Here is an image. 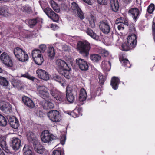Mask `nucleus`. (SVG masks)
I'll return each mask as SVG.
<instances>
[{
    "instance_id": "30",
    "label": "nucleus",
    "mask_w": 155,
    "mask_h": 155,
    "mask_svg": "<svg viewBox=\"0 0 155 155\" xmlns=\"http://www.w3.org/2000/svg\"><path fill=\"white\" fill-rule=\"evenodd\" d=\"M49 3L50 5L54 10L57 13L60 11L58 4L53 0H50Z\"/></svg>"
},
{
    "instance_id": "61",
    "label": "nucleus",
    "mask_w": 155,
    "mask_h": 155,
    "mask_svg": "<svg viewBox=\"0 0 155 155\" xmlns=\"http://www.w3.org/2000/svg\"><path fill=\"white\" fill-rule=\"evenodd\" d=\"M0 155H5L4 153L0 148Z\"/></svg>"
},
{
    "instance_id": "40",
    "label": "nucleus",
    "mask_w": 155,
    "mask_h": 155,
    "mask_svg": "<svg viewBox=\"0 0 155 155\" xmlns=\"http://www.w3.org/2000/svg\"><path fill=\"white\" fill-rule=\"evenodd\" d=\"M7 123V120L5 118L1 115L0 116V126H5L6 125Z\"/></svg>"
},
{
    "instance_id": "45",
    "label": "nucleus",
    "mask_w": 155,
    "mask_h": 155,
    "mask_svg": "<svg viewBox=\"0 0 155 155\" xmlns=\"http://www.w3.org/2000/svg\"><path fill=\"white\" fill-rule=\"evenodd\" d=\"M22 76L28 78L31 80L32 81H35L37 80V78L31 76L28 73H26L22 75Z\"/></svg>"
},
{
    "instance_id": "25",
    "label": "nucleus",
    "mask_w": 155,
    "mask_h": 155,
    "mask_svg": "<svg viewBox=\"0 0 155 155\" xmlns=\"http://www.w3.org/2000/svg\"><path fill=\"white\" fill-rule=\"evenodd\" d=\"M87 97V94L86 91L83 88L81 89L79 92V101L81 102L84 101L86 99Z\"/></svg>"
},
{
    "instance_id": "51",
    "label": "nucleus",
    "mask_w": 155,
    "mask_h": 155,
    "mask_svg": "<svg viewBox=\"0 0 155 155\" xmlns=\"http://www.w3.org/2000/svg\"><path fill=\"white\" fill-rule=\"evenodd\" d=\"M101 54L103 56L107 57L109 53L107 51L103 49L101 51Z\"/></svg>"
},
{
    "instance_id": "39",
    "label": "nucleus",
    "mask_w": 155,
    "mask_h": 155,
    "mask_svg": "<svg viewBox=\"0 0 155 155\" xmlns=\"http://www.w3.org/2000/svg\"><path fill=\"white\" fill-rule=\"evenodd\" d=\"M32 55L34 59L41 55V51L38 49H35L32 51Z\"/></svg>"
},
{
    "instance_id": "57",
    "label": "nucleus",
    "mask_w": 155,
    "mask_h": 155,
    "mask_svg": "<svg viewBox=\"0 0 155 155\" xmlns=\"http://www.w3.org/2000/svg\"><path fill=\"white\" fill-rule=\"evenodd\" d=\"M63 50L64 51H67L69 50V47L66 45H63L62 46Z\"/></svg>"
},
{
    "instance_id": "35",
    "label": "nucleus",
    "mask_w": 155,
    "mask_h": 155,
    "mask_svg": "<svg viewBox=\"0 0 155 155\" xmlns=\"http://www.w3.org/2000/svg\"><path fill=\"white\" fill-rule=\"evenodd\" d=\"M34 60L35 63L38 65H41L44 61V59L41 55L34 58Z\"/></svg>"
},
{
    "instance_id": "64",
    "label": "nucleus",
    "mask_w": 155,
    "mask_h": 155,
    "mask_svg": "<svg viewBox=\"0 0 155 155\" xmlns=\"http://www.w3.org/2000/svg\"><path fill=\"white\" fill-rule=\"evenodd\" d=\"M122 18H122V17H120V21H122Z\"/></svg>"
},
{
    "instance_id": "42",
    "label": "nucleus",
    "mask_w": 155,
    "mask_h": 155,
    "mask_svg": "<svg viewBox=\"0 0 155 155\" xmlns=\"http://www.w3.org/2000/svg\"><path fill=\"white\" fill-rule=\"evenodd\" d=\"M11 82L14 87H17L19 86L21 84V82L20 81L14 78L12 79Z\"/></svg>"
},
{
    "instance_id": "41",
    "label": "nucleus",
    "mask_w": 155,
    "mask_h": 155,
    "mask_svg": "<svg viewBox=\"0 0 155 155\" xmlns=\"http://www.w3.org/2000/svg\"><path fill=\"white\" fill-rule=\"evenodd\" d=\"M8 84L9 82L6 79L2 77L0 79V84L2 86H8Z\"/></svg>"
},
{
    "instance_id": "19",
    "label": "nucleus",
    "mask_w": 155,
    "mask_h": 155,
    "mask_svg": "<svg viewBox=\"0 0 155 155\" xmlns=\"http://www.w3.org/2000/svg\"><path fill=\"white\" fill-rule=\"evenodd\" d=\"M22 101L25 105L30 108H33L35 104L33 101L30 98L25 96L22 98Z\"/></svg>"
},
{
    "instance_id": "15",
    "label": "nucleus",
    "mask_w": 155,
    "mask_h": 155,
    "mask_svg": "<svg viewBox=\"0 0 155 155\" xmlns=\"http://www.w3.org/2000/svg\"><path fill=\"white\" fill-rule=\"evenodd\" d=\"M136 35L135 34H130L128 36L127 42L131 48H134L136 46L137 41Z\"/></svg>"
},
{
    "instance_id": "22",
    "label": "nucleus",
    "mask_w": 155,
    "mask_h": 155,
    "mask_svg": "<svg viewBox=\"0 0 155 155\" xmlns=\"http://www.w3.org/2000/svg\"><path fill=\"white\" fill-rule=\"evenodd\" d=\"M9 124L11 127L14 129H16L19 126V121L18 119L15 117L9 118Z\"/></svg>"
},
{
    "instance_id": "8",
    "label": "nucleus",
    "mask_w": 155,
    "mask_h": 155,
    "mask_svg": "<svg viewBox=\"0 0 155 155\" xmlns=\"http://www.w3.org/2000/svg\"><path fill=\"white\" fill-rule=\"evenodd\" d=\"M50 94L56 99L60 101L64 100V95L60 92L54 87L51 88L50 90Z\"/></svg>"
},
{
    "instance_id": "53",
    "label": "nucleus",
    "mask_w": 155,
    "mask_h": 155,
    "mask_svg": "<svg viewBox=\"0 0 155 155\" xmlns=\"http://www.w3.org/2000/svg\"><path fill=\"white\" fill-rule=\"evenodd\" d=\"M39 48L41 52H44L46 49V46L45 45H41L40 46Z\"/></svg>"
},
{
    "instance_id": "60",
    "label": "nucleus",
    "mask_w": 155,
    "mask_h": 155,
    "mask_svg": "<svg viewBox=\"0 0 155 155\" xmlns=\"http://www.w3.org/2000/svg\"><path fill=\"white\" fill-rule=\"evenodd\" d=\"M123 1L125 3H130L131 2L132 0H123Z\"/></svg>"
},
{
    "instance_id": "48",
    "label": "nucleus",
    "mask_w": 155,
    "mask_h": 155,
    "mask_svg": "<svg viewBox=\"0 0 155 155\" xmlns=\"http://www.w3.org/2000/svg\"><path fill=\"white\" fill-rule=\"evenodd\" d=\"M154 5L153 4H150L147 8V11L149 13H151L154 11Z\"/></svg>"
},
{
    "instance_id": "36",
    "label": "nucleus",
    "mask_w": 155,
    "mask_h": 155,
    "mask_svg": "<svg viewBox=\"0 0 155 155\" xmlns=\"http://www.w3.org/2000/svg\"><path fill=\"white\" fill-rule=\"evenodd\" d=\"M45 109L53 108L54 107V104L51 102L46 101L43 106Z\"/></svg>"
},
{
    "instance_id": "6",
    "label": "nucleus",
    "mask_w": 155,
    "mask_h": 155,
    "mask_svg": "<svg viewBox=\"0 0 155 155\" xmlns=\"http://www.w3.org/2000/svg\"><path fill=\"white\" fill-rule=\"evenodd\" d=\"M0 59L2 62L7 67H11L13 66V62L11 57L5 52L1 55Z\"/></svg>"
},
{
    "instance_id": "33",
    "label": "nucleus",
    "mask_w": 155,
    "mask_h": 155,
    "mask_svg": "<svg viewBox=\"0 0 155 155\" xmlns=\"http://www.w3.org/2000/svg\"><path fill=\"white\" fill-rule=\"evenodd\" d=\"M23 150L24 155H33L32 151L28 148V146L25 145Z\"/></svg>"
},
{
    "instance_id": "14",
    "label": "nucleus",
    "mask_w": 155,
    "mask_h": 155,
    "mask_svg": "<svg viewBox=\"0 0 155 155\" xmlns=\"http://www.w3.org/2000/svg\"><path fill=\"white\" fill-rule=\"evenodd\" d=\"M66 97L67 100L69 102L73 103L75 100V97L72 93V89L69 86H67L66 89Z\"/></svg>"
},
{
    "instance_id": "27",
    "label": "nucleus",
    "mask_w": 155,
    "mask_h": 155,
    "mask_svg": "<svg viewBox=\"0 0 155 155\" xmlns=\"http://www.w3.org/2000/svg\"><path fill=\"white\" fill-rule=\"evenodd\" d=\"M47 54L50 59H53L54 57L55 52L54 48L51 46H50L48 48L47 51Z\"/></svg>"
},
{
    "instance_id": "13",
    "label": "nucleus",
    "mask_w": 155,
    "mask_h": 155,
    "mask_svg": "<svg viewBox=\"0 0 155 155\" xmlns=\"http://www.w3.org/2000/svg\"><path fill=\"white\" fill-rule=\"evenodd\" d=\"M99 28L104 33L107 34L110 31V27L109 23L106 21H101L100 22Z\"/></svg>"
},
{
    "instance_id": "17",
    "label": "nucleus",
    "mask_w": 155,
    "mask_h": 155,
    "mask_svg": "<svg viewBox=\"0 0 155 155\" xmlns=\"http://www.w3.org/2000/svg\"><path fill=\"white\" fill-rule=\"evenodd\" d=\"M11 107L10 104L8 102H6L2 101H0V109L3 111H10Z\"/></svg>"
},
{
    "instance_id": "18",
    "label": "nucleus",
    "mask_w": 155,
    "mask_h": 155,
    "mask_svg": "<svg viewBox=\"0 0 155 155\" xmlns=\"http://www.w3.org/2000/svg\"><path fill=\"white\" fill-rule=\"evenodd\" d=\"M12 148L15 150H18L21 146V140L16 137H14L12 138Z\"/></svg>"
},
{
    "instance_id": "26",
    "label": "nucleus",
    "mask_w": 155,
    "mask_h": 155,
    "mask_svg": "<svg viewBox=\"0 0 155 155\" xmlns=\"http://www.w3.org/2000/svg\"><path fill=\"white\" fill-rule=\"evenodd\" d=\"M111 66L110 61H104L102 62L101 67L104 70L108 71L110 69Z\"/></svg>"
},
{
    "instance_id": "44",
    "label": "nucleus",
    "mask_w": 155,
    "mask_h": 155,
    "mask_svg": "<svg viewBox=\"0 0 155 155\" xmlns=\"http://www.w3.org/2000/svg\"><path fill=\"white\" fill-rule=\"evenodd\" d=\"M53 79L61 84H62L64 82L63 79L58 75H54L53 77Z\"/></svg>"
},
{
    "instance_id": "10",
    "label": "nucleus",
    "mask_w": 155,
    "mask_h": 155,
    "mask_svg": "<svg viewBox=\"0 0 155 155\" xmlns=\"http://www.w3.org/2000/svg\"><path fill=\"white\" fill-rule=\"evenodd\" d=\"M71 7L75 12H77L78 17L81 19L84 18V14L78 4L75 2H73L71 4Z\"/></svg>"
},
{
    "instance_id": "63",
    "label": "nucleus",
    "mask_w": 155,
    "mask_h": 155,
    "mask_svg": "<svg viewBox=\"0 0 155 155\" xmlns=\"http://www.w3.org/2000/svg\"><path fill=\"white\" fill-rule=\"evenodd\" d=\"M69 115H73V114H74V112H69L68 113Z\"/></svg>"
},
{
    "instance_id": "50",
    "label": "nucleus",
    "mask_w": 155,
    "mask_h": 155,
    "mask_svg": "<svg viewBox=\"0 0 155 155\" xmlns=\"http://www.w3.org/2000/svg\"><path fill=\"white\" fill-rule=\"evenodd\" d=\"M66 140V137L64 135L61 136L60 139V141L62 145H63L65 144V142Z\"/></svg>"
},
{
    "instance_id": "3",
    "label": "nucleus",
    "mask_w": 155,
    "mask_h": 155,
    "mask_svg": "<svg viewBox=\"0 0 155 155\" xmlns=\"http://www.w3.org/2000/svg\"><path fill=\"white\" fill-rule=\"evenodd\" d=\"M14 53L15 57L20 61L25 62L28 59L27 54L24 50L19 47H17L14 48Z\"/></svg>"
},
{
    "instance_id": "21",
    "label": "nucleus",
    "mask_w": 155,
    "mask_h": 155,
    "mask_svg": "<svg viewBox=\"0 0 155 155\" xmlns=\"http://www.w3.org/2000/svg\"><path fill=\"white\" fill-rule=\"evenodd\" d=\"M119 82L120 80L119 78L117 77L114 76L111 80L110 84L114 90H117L118 88Z\"/></svg>"
},
{
    "instance_id": "9",
    "label": "nucleus",
    "mask_w": 155,
    "mask_h": 155,
    "mask_svg": "<svg viewBox=\"0 0 155 155\" xmlns=\"http://www.w3.org/2000/svg\"><path fill=\"white\" fill-rule=\"evenodd\" d=\"M47 116L49 119L54 122H59L60 120L59 112L56 110L49 111L47 113Z\"/></svg>"
},
{
    "instance_id": "11",
    "label": "nucleus",
    "mask_w": 155,
    "mask_h": 155,
    "mask_svg": "<svg viewBox=\"0 0 155 155\" xmlns=\"http://www.w3.org/2000/svg\"><path fill=\"white\" fill-rule=\"evenodd\" d=\"M77 64L79 68L83 71L87 70L88 69V65L87 61L81 58H78L76 60Z\"/></svg>"
},
{
    "instance_id": "52",
    "label": "nucleus",
    "mask_w": 155,
    "mask_h": 155,
    "mask_svg": "<svg viewBox=\"0 0 155 155\" xmlns=\"http://www.w3.org/2000/svg\"><path fill=\"white\" fill-rule=\"evenodd\" d=\"M52 155H63L61 151L59 150H54L53 152Z\"/></svg>"
},
{
    "instance_id": "55",
    "label": "nucleus",
    "mask_w": 155,
    "mask_h": 155,
    "mask_svg": "<svg viewBox=\"0 0 155 155\" xmlns=\"http://www.w3.org/2000/svg\"><path fill=\"white\" fill-rule=\"evenodd\" d=\"M53 45L58 49H59L62 46L61 44L59 43H56L54 44Z\"/></svg>"
},
{
    "instance_id": "46",
    "label": "nucleus",
    "mask_w": 155,
    "mask_h": 155,
    "mask_svg": "<svg viewBox=\"0 0 155 155\" xmlns=\"http://www.w3.org/2000/svg\"><path fill=\"white\" fill-rule=\"evenodd\" d=\"M37 22L36 19H33L29 20L28 22L29 26L31 28L35 25Z\"/></svg>"
},
{
    "instance_id": "37",
    "label": "nucleus",
    "mask_w": 155,
    "mask_h": 155,
    "mask_svg": "<svg viewBox=\"0 0 155 155\" xmlns=\"http://www.w3.org/2000/svg\"><path fill=\"white\" fill-rule=\"evenodd\" d=\"M130 45H129L127 42L121 45V50L123 51H127L133 48H131Z\"/></svg>"
},
{
    "instance_id": "32",
    "label": "nucleus",
    "mask_w": 155,
    "mask_h": 155,
    "mask_svg": "<svg viewBox=\"0 0 155 155\" xmlns=\"http://www.w3.org/2000/svg\"><path fill=\"white\" fill-rule=\"evenodd\" d=\"M90 58L93 61L96 62H98L101 59V57L97 54H94L91 55Z\"/></svg>"
},
{
    "instance_id": "59",
    "label": "nucleus",
    "mask_w": 155,
    "mask_h": 155,
    "mask_svg": "<svg viewBox=\"0 0 155 155\" xmlns=\"http://www.w3.org/2000/svg\"><path fill=\"white\" fill-rule=\"evenodd\" d=\"M84 2L89 5H91V0H82Z\"/></svg>"
},
{
    "instance_id": "12",
    "label": "nucleus",
    "mask_w": 155,
    "mask_h": 155,
    "mask_svg": "<svg viewBox=\"0 0 155 155\" xmlns=\"http://www.w3.org/2000/svg\"><path fill=\"white\" fill-rule=\"evenodd\" d=\"M36 73L40 79L46 81L49 78V75L48 73L44 70L39 69L36 71Z\"/></svg>"
},
{
    "instance_id": "56",
    "label": "nucleus",
    "mask_w": 155,
    "mask_h": 155,
    "mask_svg": "<svg viewBox=\"0 0 155 155\" xmlns=\"http://www.w3.org/2000/svg\"><path fill=\"white\" fill-rule=\"evenodd\" d=\"M120 23H122L125 25H128L129 23L128 22V20L127 19H125L123 21H119Z\"/></svg>"
},
{
    "instance_id": "47",
    "label": "nucleus",
    "mask_w": 155,
    "mask_h": 155,
    "mask_svg": "<svg viewBox=\"0 0 155 155\" xmlns=\"http://www.w3.org/2000/svg\"><path fill=\"white\" fill-rule=\"evenodd\" d=\"M130 32L132 33L131 34H135L136 35V32L134 27V24L133 23L130 24Z\"/></svg>"
},
{
    "instance_id": "1",
    "label": "nucleus",
    "mask_w": 155,
    "mask_h": 155,
    "mask_svg": "<svg viewBox=\"0 0 155 155\" xmlns=\"http://www.w3.org/2000/svg\"><path fill=\"white\" fill-rule=\"evenodd\" d=\"M55 67L59 74L67 79L70 78V71L71 69L64 61L60 59L56 60L55 61Z\"/></svg>"
},
{
    "instance_id": "54",
    "label": "nucleus",
    "mask_w": 155,
    "mask_h": 155,
    "mask_svg": "<svg viewBox=\"0 0 155 155\" xmlns=\"http://www.w3.org/2000/svg\"><path fill=\"white\" fill-rule=\"evenodd\" d=\"M97 2L100 5H103L107 3V0H97Z\"/></svg>"
},
{
    "instance_id": "62",
    "label": "nucleus",
    "mask_w": 155,
    "mask_h": 155,
    "mask_svg": "<svg viewBox=\"0 0 155 155\" xmlns=\"http://www.w3.org/2000/svg\"><path fill=\"white\" fill-rule=\"evenodd\" d=\"M27 8H28V11L26 8H25V10L26 11L30 12V11H31V8L30 7H28Z\"/></svg>"
},
{
    "instance_id": "58",
    "label": "nucleus",
    "mask_w": 155,
    "mask_h": 155,
    "mask_svg": "<svg viewBox=\"0 0 155 155\" xmlns=\"http://www.w3.org/2000/svg\"><path fill=\"white\" fill-rule=\"evenodd\" d=\"M117 28L118 30H124V28L123 24H120L118 25Z\"/></svg>"
},
{
    "instance_id": "2",
    "label": "nucleus",
    "mask_w": 155,
    "mask_h": 155,
    "mask_svg": "<svg viewBox=\"0 0 155 155\" xmlns=\"http://www.w3.org/2000/svg\"><path fill=\"white\" fill-rule=\"evenodd\" d=\"M77 48L80 53L83 56L87 57L91 48L90 44L86 41H79L78 43Z\"/></svg>"
},
{
    "instance_id": "5",
    "label": "nucleus",
    "mask_w": 155,
    "mask_h": 155,
    "mask_svg": "<svg viewBox=\"0 0 155 155\" xmlns=\"http://www.w3.org/2000/svg\"><path fill=\"white\" fill-rule=\"evenodd\" d=\"M40 5L41 6L44 12L46 15L50 19L53 20V21L56 22H58L59 20V17L58 15L55 13L51 8L49 7L43 9L41 1H39Z\"/></svg>"
},
{
    "instance_id": "4",
    "label": "nucleus",
    "mask_w": 155,
    "mask_h": 155,
    "mask_svg": "<svg viewBox=\"0 0 155 155\" xmlns=\"http://www.w3.org/2000/svg\"><path fill=\"white\" fill-rule=\"evenodd\" d=\"M41 140L44 143H50L53 140L57 138L53 134L50 133L48 130L43 131L41 135Z\"/></svg>"
},
{
    "instance_id": "38",
    "label": "nucleus",
    "mask_w": 155,
    "mask_h": 155,
    "mask_svg": "<svg viewBox=\"0 0 155 155\" xmlns=\"http://www.w3.org/2000/svg\"><path fill=\"white\" fill-rule=\"evenodd\" d=\"M88 20L91 27L93 28L95 26V18L93 15H90L88 18Z\"/></svg>"
},
{
    "instance_id": "43",
    "label": "nucleus",
    "mask_w": 155,
    "mask_h": 155,
    "mask_svg": "<svg viewBox=\"0 0 155 155\" xmlns=\"http://www.w3.org/2000/svg\"><path fill=\"white\" fill-rule=\"evenodd\" d=\"M90 95L92 98L95 97L96 95V90L94 89V86H91L90 90Z\"/></svg>"
},
{
    "instance_id": "24",
    "label": "nucleus",
    "mask_w": 155,
    "mask_h": 155,
    "mask_svg": "<svg viewBox=\"0 0 155 155\" xmlns=\"http://www.w3.org/2000/svg\"><path fill=\"white\" fill-rule=\"evenodd\" d=\"M27 138L28 141L34 143L37 141V138L35 134L31 132H29L27 134Z\"/></svg>"
},
{
    "instance_id": "7",
    "label": "nucleus",
    "mask_w": 155,
    "mask_h": 155,
    "mask_svg": "<svg viewBox=\"0 0 155 155\" xmlns=\"http://www.w3.org/2000/svg\"><path fill=\"white\" fill-rule=\"evenodd\" d=\"M37 93L38 95L41 97L46 99L49 98V94L48 91V88L44 86H38L37 87Z\"/></svg>"
},
{
    "instance_id": "34",
    "label": "nucleus",
    "mask_w": 155,
    "mask_h": 155,
    "mask_svg": "<svg viewBox=\"0 0 155 155\" xmlns=\"http://www.w3.org/2000/svg\"><path fill=\"white\" fill-rule=\"evenodd\" d=\"M120 61L121 63L124 66L127 67L129 68H130V64L129 62L127 59L124 58H122L120 59Z\"/></svg>"
},
{
    "instance_id": "28",
    "label": "nucleus",
    "mask_w": 155,
    "mask_h": 155,
    "mask_svg": "<svg viewBox=\"0 0 155 155\" xmlns=\"http://www.w3.org/2000/svg\"><path fill=\"white\" fill-rule=\"evenodd\" d=\"M86 32L87 34L93 39L96 40H99V36L93 32V31L91 29L89 28L87 29Z\"/></svg>"
},
{
    "instance_id": "29",
    "label": "nucleus",
    "mask_w": 155,
    "mask_h": 155,
    "mask_svg": "<svg viewBox=\"0 0 155 155\" xmlns=\"http://www.w3.org/2000/svg\"><path fill=\"white\" fill-rule=\"evenodd\" d=\"M10 15L7 8L5 6H2L0 10V15L7 17Z\"/></svg>"
},
{
    "instance_id": "16",
    "label": "nucleus",
    "mask_w": 155,
    "mask_h": 155,
    "mask_svg": "<svg viewBox=\"0 0 155 155\" xmlns=\"http://www.w3.org/2000/svg\"><path fill=\"white\" fill-rule=\"evenodd\" d=\"M129 13L132 16L135 22L137 19L139 13V9L137 8H133L129 9Z\"/></svg>"
},
{
    "instance_id": "49",
    "label": "nucleus",
    "mask_w": 155,
    "mask_h": 155,
    "mask_svg": "<svg viewBox=\"0 0 155 155\" xmlns=\"http://www.w3.org/2000/svg\"><path fill=\"white\" fill-rule=\"evenodd\" d=\"M99 79L100 84L101 85H103L106 80L105 77L100 74L99 75Z\"/></svg>"
},
{
    "instance_id": "31",
    "label": "nucleus",
    "mask_w": 155,
    "mask_h": 155,
    "mask_svg": "<svg viewBox=\"0 0 155 155\" xmlns=\"http://www.w3.org/2000/svg\"><path fill=\"white\" fill-rule=\"evenodd\" d=\"M0 145L3 150H6L7 146L5 137H0Z\"/></svg>"
},
{
    "instance_id": "23",
    "label": "nucleus",
    "mask_w": 155,
    "mask_h": 155,
    "mask_svg": "<svg viewBox=\"0 0 155 155\" xmlns=\"http://www.w3.org/2000/svg\"><path fill=\"white\" fill-rule=\"evenodd\" d=\"M119 5L118 0H111L110 8L114 12H117L119 9Z\"/></svg>"
},
{
    "instance_id": "20",
    "label": "nucleus",
    "mask_w": 155,
    "mask_h": 155,
    "mask_svg": "<svg viewBox=\"0 0 155 155\" xmlns=\"http://www.w3.org/2000/svg\"><path fill=\"white\" fill-rule=\"evenodd\" d=\"M34 147L35 150L38 153L40 154L43 153L45 149L37 141L34 143Z\"/></svg>"
}]
</instances>
